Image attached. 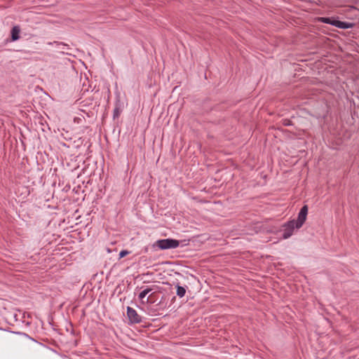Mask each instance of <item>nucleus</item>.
I'll use <instances>...</instances> for the list:
<instances>
[{"label":"nucleus","instance_id":"nucleus-1","mask_svg":"<svg viewBox=\"0 0 359 359\" xmlns=\"http://www.w3.org/2000/svg\"><path fill=\"white\" fill-rule=\"evenodd\" d=\"M179 245L180 241L172 238L160 239L154 244V247H157L161 250L174 249L179 247Z\"/></svg>","mask_w":359,"mask_h":359},{"label":"nucleus","instance_id":"nucleus-2","mask_svg":"<svg viewBox=\"0 0 359 359\" xmlns=\"http://www.w3.org/2000/svg\"><path fill=\"white\" fill-rule=\"evenodd\" d=\"M283 233L282 234V238L287 239L289 238L294 233L295 227V220L292 219L283 225Z\"/></svg>","mask_w":359,"mask_h":359},{"label":"nucleus","instance_id":"nucleus-3","mask_svg":"<svg viewBox=\"0 0 359 359\" xmlns=\"http://www.w3.org/2000/svg\"><path fill=\"white\" fill-rule=\"evenodd\" d=\"M307 215L308 206L305 205L301 208L298 214L297 219L295 220V227L297 229H300L303 226L306 219Z\"/></svg>","mask_w":359,"mask_h":359},{"label":"nucleus","instance_id":"nucleus-4","mask_svg":"<svg viewBox=\"0 0 359 359\" xmlns=\"http://www.w3.org/2000/svg\"><path fill=\"white\" fill-rule=\"evenodd\" d=\"M127 316L130 323H140L142 322V317L132 307H127Z\"/></svg>","mask_w":359,"mask_h":359},{"label":"nucleus","instance_id":"nucleus-5","mask_svg":"<svg viewBox=\"0 0 359 359\" xmlns=\"http://www.w3.org/2000/svg\"><path fill=\"white\" fill-rule=\"evenodd\" d=\"M152 290L150 287H147L144 290H143L140 294H139V299L142 301L143 304H148L150 303L151 301L149 300V297L147 298L146 301H144V298Z\"/></svg>","mask_w":359,"mask_h":359},{"label":"nucleus","instance_id":"nucleus-6","mask_svg":"<svg viewBox=\"0 0 359 359\" xmlns=\"http://www.w3.org/2000/svg\"><path fill=\"white\" fill-rule=\"evenodd\" d=\"M20 27L18 25L14 26L11 31V41H15L20 39Z\"/></svg>","mask_w":359,"mask_h":359},{"label":"nucleus","instance_id":"nucleus-7","mask_svg":"<svg viewBox=\"0 0 359 359\" xmlns=\"http://www.w3.org/2000/svg\"><path fill=\"white\" fill-rule=\"evenodd\" d=\"M333 26L340 29H349L353 27V24L351 22L336 20V21L334 22Z\"/></svg>","mask_w":359,"mask_h":359},{"label":"nucleus","instance_id":"nucleus-8","mask_svg":"<svg viewBox=\"0 0 359 359\" xmlns=\"http://www.w3.org/2000/svg\"><path fill=\"white\" fill-rule=\"evenodd\" d=\"M122 109L121 108V103L119 101H117L115 104V108L113 111V118L116 119L118 118L121 114Z\"/></svg>","mask_w":359,"mask_h":359},{"label":"nucleus","instance_id":"nucleus-9","mask_svg":"<svg viewBox=\"0 0 359 359\" xmlns=\"http://www.w3.org/2000/svg\"><path fill=\"white\" fill-rule=\"evenodd\" d=\"M176 289H177L176 294L179 297L182 298L185 295V294H186L185 287L180 286L179 284H177L176 285Z\"/></svg>","mask_w":359,"mask_h":359},{"label":"nucleus","instance_id":"nucleus-10","mask_svg":"<svg viewBox=\"0 0 359 359\" xmlns=\"http://www.w3.org/2000/svg\"><path fill=\"white\" fill-rule=\"evenodd\" d=\"M320 21L324 22V23H326V24H329V25H333L334 22H335L336 20H333V19L330 18H322Z\"/></svg>","mask_w":359,"mask_h":359},{"label":"nucleus","instance_id":"nucleus-11","mask_svg":"<svg viewBox=\"0 0 359 359\" xmlns=\"http://www.w3.org/2000/svg\"><path fill=\"white\" fill-rule=\"evenodd\" d=\"M129 254H130V252L128 250H123L119 252V259L123 258Z\"/></svg>","mask_w":359,"mask_h":359},{"label":"nucleus","instance_id":"nucleus-12","mask_svg":"<svg viewBox=\"0 0 359 359\" xmlns=\"http://www.w3.org/2000/svg\"><path fill=\"white\" fill-rule=\"evenodd\" d=\"M283 124L285 126H291L292 121L290 119L285 118L283 120Z\"/></svg>","mask_w":359,"mask_h":359}]
</instances>
